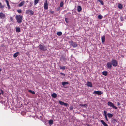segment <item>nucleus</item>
<instances>
[{
    "mask_svg": "<svg viewBox=\"0 0 126 126\" xmlns=\"http://www.w3.org/2000/svg\"><path fill=\"white\" fill-rule=\"evenodd\" d=\"M23 17L22 16L20 15H16L15 16L16 19L18 23L22 22Z\"/></svg>",
    "mask_w": 126,
    "mask_h": 126,
    "instance_id": "nucleus-1",
    "label": "nucleus"
},
{
    "mask_svg": "<svg viewBox=\"0 0 126 126\" xmlns=\"http://www.w3.org/2000/svg\"><path fill=\"white\" fill-rule=\"evenodd\" d=\"M107 104L108 106H109L110 107H112L115 109H117V107L115 106L114 104L110 101L108 102L107 103Z\"/></svg>",
    "mask_w": 126,
    "mask_h": 126,
    "instance_id": "nucleus-2",
    "label": "nucleus"
},
{
    "mask_svg": "<svg viewBox=\"0 0 126 126\" xmlns=\"http://www.w3.org/2000/svg\"><path fill=\"white\" fill-rule=\"evenodd\" d=\"M39 49L41 50L45 51L47 50L46 47L44 46L43 45L40 44L39 46Z\"/></svg>",
    "mask_w": 126,
    "mask_h": 126,
    "instance_id": "nucleus-3",
    "label": "nucleus"
},
{
    "mask_svg": "<svg viewBox=\"0 0 126 126\" xmlns=\"http://www.w3.org/2000/svg\"><path fill=\"white\" fill-rule=\"evenodd\" d=\"M112 64L114 67L116 66L118 64L117 61L114 59H112L111 61Z\"/></svg>",
    "mask_w": 126,
    "mask_h": 126,
    "instance_id": "nucleus-4",
    "label": "nucleus"
},
{
    "mask_svg": "<svg viewBox=\"0 0 126 126\" xmlns=\"http://www.w3.org/2000/svg\"><path fill=\"white\" fill-rule=\"evenodd\" d=\"M34 13V12L31 10H27L26 11V13L27 14H29L30 15H33Z\"/></svg>",
    "mask_w": 126,
    "mask_h": 126,
    "instance_id": "nucleus-5",
    "label": "nucleus"
},
{
    "mask_svg": "<svg viewBox=\"0 0 126 126\" xmlns=\"http://www.w3.org/2000/svg\"><path fill=\"white\" fill-rule=\"evenodd\" d=\"M44 9L45 10H47L48 7V6L47 1V0L45 1L44 5Z\"/></svg>",
    "mask_w": 126,
    "mask_h": 126,
    "instance_id": "nucleus-6",
    "label": "nucleus"
},
{
    "mask_svg": "<svg viewBox=\"0 0 126 126\" xmlns=\"http://www.w3.org/2000/svg\"><path fill=\"white\" fill-rule=\"evenodd\" d=\"M71 45L74 47H77L78 45L77 43L75 42H73L72 41H71L70 42Z\"/></svg>",
    "mask_w": 126,
    "mask_h": 126,
    "instance_id": "nucleus-7",
    "label": "nucleus"
},
{
    "mask_svg": "<svg viewBox=\"0 0 126 126\" xmlns=\"http://www.w3.org/2000/svg\"><path fill=\"white\" fill-rule=\"evenodd\" d=\"M93 94H94L95 95L97 94L98 95H101L103 94V93L101 91H94L93 92Z\"/></svg>",
    "mask_w": 126,
    "mask_h": 126,
    "instance_id": "nucleus-8",
    "label": "nucleus"
},
{
    "mask_svg": "<svg viewBox=\"0 0 126 126\" xmlns=\"http://www.w3.org/2000/svg\"><path fill=\"white\" fill-rule=\"evenodd\" d=\"M6 16L3 13L0 12V18L2 19H4L5 18Z\"/></svg>",
    "mask_w": 126,
    "mask_h": 126,
    "instance_id": "nucleus-9",
    "label": "nucleus"
},
{
    "mask_svg": "<svg viewBox=\"0 0 126 126\" xmlns=\"http://www.w3.org/2000/svg\"><path fill=\"white\" fill-rule=\"evenodd\" d=\"M106 66L109 69H111V67H112V63L110 62L107 63Z\"/></svg>",
    "mask_w": 126,
    "mask_h": 126,
    "instance_id": "nucleus-10",
    "label": "nucleus"
},
{
    "mask_svg": "<svg viewBox=\"0 0 126 126\" xmlns=\"http://www.w3.org/2000/svg\"><path fill=\"white\" fill-rule=\"evenodd\" d=\"M87 85L88 86L90 87H92V83L91 82H87Z\"/></svg>",
    "mask_w": 126,
    "mask_h": 126,
    "instance_id": "nucleus-11",
    "label": "nucleus"
},
{
    "mask_svg": "<svg viewBox=\"0 0 126 126\" xmlns=\"http://www.w3.org/2000/svg\"><path fill=\"white\" fill-rule=\"evenodd\" d=\"M100 122L104 126H108V125L103 120H101Z\"/></svg>",
    "mask_w": 126,
    "mask_h": 126,
    "instance_id": "nucleus-12",
    "label": "nucleus"
},
{
    "mask_svg": "<svg viewBox=\"0 0 126 126\" xmlns=\"http://www.w3.org/2000/svg\"><path fill=\"white\" fill-rule=\"evenodd\" d=\"M123 5L120 3H118V7L120 9H122L123 8Z\"/></svg>",
    "mask_w": 126,
    "mask_h": 126,
    "instance_id": "nucleus-13",
    "label": "nucleus"
},
{
    "mask_svg": "<svg viewBox=\"0 0 126 126\" xmlns=\"http://www.w3.org/2000/svg\"><path fill=\"white\" fill-rule=\"evenodd\" d=\"M5 1L7 3V6L8 9H10V8H11L10 7V5H9V1H8L7 0H5Z\"/></svg>",
    "mask_w": 126,
    "mask_h": 126,
    "instance_id": "nucleus-14",
    "label": "nucleus"
},
{
    "mask_svg": "<svg viewBox=\"0 0 126 126\" xmlns=\"http://www.w3.org/2000/svg\"><path fill=\"white\" fill-rule=\"evenodd\" d=\"M19 53L18 52H17L15 53L13 55V57L14 58L16 57L19 54Z\"/></svg>",
    "mask_w": 126,
    "mask_h": 126,
    "instance_id": "nucleus-15",
    "label": "nucleus"
},
{
    "mask_svg": "<svg viewBox=\"0 0 126 126\" xmlns=\"http://www.w3.org/2000/svg\"><path fill=\"white\" fill-rule=\"evenodd\" d=\"M25 3L24 1H23L21 2L18 5L19 7H21Z\"/></svg>",
    "mask_w": 126,
    "mask_h": 126,
    "instance_id": "nucleus-16",
    "label": "nucleus"
},
{
    "mask_svg": "<svg viewBox=\"0 0 126 126\" xmlns=\"http://www.w3.org/2000/svg\"><path fill=\"white\" fill-rule=\"evenodd\" d=\"M105 36L104 35L103 36L101 37V40L102 42V43H103L105 41Z\"/></svg>",
    "mask_w": 126,
    "mask_h": 126,
    "instance_id": "nucleus-17",
    "label": "nucleus"
},
{
    "mask_svg": "<svg viewBox=\"0 0 126 126\" xmlns=\"http://www.w3.org/2000/svg\"><path fill=\"white\" fill-rule=\"evenodd\" d=\"M82 10V8L81 6H79L77 7V10L79 12H80Z\"/></svg>",
    "mask_w": 126,
    "mask_h": 126,
    "instance_id": "nucleus-18",
    "label": "nucleus"
},
{
    "mask_svg": "<svg viewBox=\"0 0 126 126\" xmlns=\"http://www.w3.org/2000/svg\"><path fill=\"white\" fill-rule=\"evenodd\" d=\"M51 95L54 98H55L57 96V94L55 93H53Z\"/></svg>",
    "mask_w": 126,
    "mask_h": 126,
    "instance_id": "nucleus-19",
    "label": "nucleus"
},
{
    "mask_svg": "<svg viewBox=\"0 0 126 126\" xmlns=\"http://www.w3.org/2000/svg\"><path fill=\"white\" fill-rule=\"evenodd\" d=\"M16 32H20V30L19 28L16 27Z\"/></svg>",
    "mask_w": 126,
    "mask_h": 126,
    "instance_id": "nucleus-20",
    "label": "nucleus"
},
{
    "mask_svg": "<svg viewBox=\"0 0 126 126\" xmlns=\"http://www.w3.org/2000/svg\"><path fill=\"white\" fill-rule=\"evenodd\" d=\"M108 74L107 72L106 71H104L102 72V74L105 76H106Z\"/></svg>",
    "mask_w": 126,
    "mask_h": 126,
    "instance_id": "nucleus-21",
    "label": "nucleus"
},
{
    "mask_svg": "<svg viewBox=\"0 0 126 126\" xmlns=\"http://www.w3.org/2000/svg\"><path fill=\"white\" fill-rule=\"evenodd\" d=\"M62 84L63 86H64L66 84H68L69 83L67 82H62Z\"/></svg>",
    "mask_w": 126,
    "mask_h": 126,
    "instance_id": "nucleus-22",
    "label": "nucleus"
},
{
    "mask_svg": "<svg viewBox=\"0 0 126 126\" xmlns=\"http://www.w3.org/2000/svg\"><path fill=\"white\" fill-rule=\"evenodd\" d=\"M107 115L108 117L109 118H111L113 116V115L112 114L110 113H108L107 114Z\"/></svg>",
    "mask_w": 126,
    "mask_h": 126,
    "instance_id": "nucleus-23",
    "label": "nucleus"
},
{
    "mask_svg": "<svg viewBox=\"0 0 126 126\" xmlns=\"http://www.w3.org/2000/svg\"><path fill=\"white\" fill-rule=\"evenodd\" d=\"M61 59L63 60L64 61H65L67 60L66 58L63 56H61Z\"/></svg>",
    "mask_w": 126,
    "mask_h": 126,
    "instance_id": "nucleus-24",
    "label": "nucleus"
},
{
    "mask_svg": "<svg viewBox=\"0 0 126 126\" xmlns=\"http://www.w3.org/2000/svg\"><path fill=\"white\" fill-rule=\"evenodd\" d=\"M60 69H62L63 70H64L65 69V66H59Z\"/></svg>",
    "mask_w": 126,
    "mask_h": 126,
    "instance_id": "nucleus-25",
    "label": "nucleus"
},
{
    "mask_svg": "<svg viewBox=\"0 0 126 126\" xmlns=\"http://www.w3.org/2000/svg\"><path fill=\"white\" fill-rule=\"evenodd\" d=\"M53 121L52 120H50L49 121V124L52 125L53 123Z\"/></svg>",
    "mask_w": 126,
    "mask_h": 126,
    "instance_id": "nucleus-26",
    "label": "nucleus"
},
{
    "mask_svg": "<svg viewBox=\"0 0 126 126\" xmlns=\"http://www.w3.org/2000/svg\"><path fill=\"white\" fill-rule=\"evenodd\" d=\"M39 0H34V5H35L37 4Z\"/></svg>",
    "mask_w": 126,
    "mask_h": 126,
    "instance_id": "nucleus-27",
    "label": "nucleus"
},
{
    "mask_svg": "<svg viewBox=\"0 0 126 126\" xmlns=\"http://www.w3.org/2000/svg\"><path fill=\"white\" fill-rule=\"evenodd\" d=\"M97 17L99 19H101L102 18L103 16L101 15H99Z\"/></svg>",
    "mask_w": 126,
    "mask_h": 126,
    "instance_id": "nucleus-28",
    "label": "nucleus"
},
{
    "mask_svg": "<svg viewBox=\"0 0 126 126\" xmlns=\"http://www.w3.org/2000/svg\"><path fill=\"white\" fill-rule=\"evenodd\" d=\"M28 91L29 92L31 93L32 94H35V92L34 91H32L31 90H30Z\"/></svg>",
    "mask_w": 126,
    "mask_h": 126,
    "instance_id": "nucleus-29",
    "label": "nucleus"
},
{
    "mask_svg": "<svg viewBox=\"0 0 126 126\" xmlns=\"http://www.w3.org/2000/svg\"><path fill=\"white\" fill-rule=\"evenodd\" d=\"M59 104H60L61 105H63V104H64V102H63V101H59Z\"/></svg>",
    "mask_w": 126,
    "mask_h": 126,
    "instance_id": "nucleus-30",
    "label": "nucleus"
},
{
    "mask_svg": "<svg viewBox=\"0 0 126 126\" xmlns=\"http://www.w3.org/2000/svg\"><path fill=\"white\" fill-rule=\"evenodd\" d=\"M62 34V33L61 32H59L57 33V34L58 36H60Z\"/></svg>",
    "mask_w": 126,
    "mask_h": 126,
    "instance_id": "nucleus-31",
    "label": "nucleus"
},
{
    "mask_svg": "<svg viewBox=\"0 0 126 126\" xmlns=\"http://www.w3.org/2000/svg\"><path fill=\"white\" fill-rule=\"evenodd\" d=\"M63 1H61L60 4V6L61 7H63Z\"/></svg>",
    "mask_w": 126,
    "mask_h": 126,
    "instance_id": "nucleus-32",
    "label": "nucleus"
},
{
    "mask_svg": "<svg viewBox=\"0 0 126 126\" xmlns=\"http://www.w3.org/2000/svg\"><path fill=\"white\" fill-rule=\"evenodd\" d=\"M98 1L100 2L102 5H103L104 4V2L102 0H98Z\"/></svg>",
    "mask_w": 126,
    "mask_h": 126,
    "instance_id": "nucleus-33",
    "label": "nucleus"
},
{
    "mask_svg": "<svg viewBox=\"0 0 126 126\" xmlns=\"http://www.w3.org/2000/svg\"><path fill=\"white\" fill-rule=\"evenodd\" d=\"M104 116L107 115V112L105 110L104 111Z\"/></svg>",
    "mask_w": 126,
    "mask_h": 126,
    "instance_id": "nucleus-34",
    "label": "nucleus"
},
{
    "mask_svg": "<svg viewBox=\"0 0 126 126\" xmlns=\"http://www.w3.org/2000/svg\"><path fill=\"white\" fill-rule=\"evenodd\" d=\"M4 7V6L2 5V4L0 2V8H3Z\"/></svg>",
    "mask_w": 126,
    "mask_h": 126,
    "instance_id": "nucleus-35",
    "label": "nucleus"
},
{
    "mask_svg": "<svg viewBox=\"0 0 126 126\" xmlns=\"http://www.w3.org/2000/svg\"><path fill=\"white\" fill-rule=\"evenodd\" d=\"M17 11L19 13H20L21 12V9L18 10H17Z\"/></svg>",
    "mask_w": 126,
    "mask_h": 126,
    "instance_id": "nucleus-36",
    "label": "nucleus"
},
{
    "mask_svg": "<svg viewBox=\"0 0 126 126\" xmlns=\"http://www.w3.org/2000/svg\"><path fill=\"white\" fill-rule=\"evenodd\" d=\"M81 106H83L84 107H86L87 106V104H81Z\"/></svg>",
    "mask_w": 126,
    "mask_h": 126,
    "instance_id": "nucleus-37",
    "label": "nucleus"
},
{
    "mask_svg": "<svg viewBox=\"0 0 126 126\" xmlns=\"http://www.w3.org/2000/svg\"><path fill=\"white\" fill-rule=\"evenodd\" d=\"M33 3L32 2H30V7H31L32 5V4Z\"/></svg>",
    "mask_w": 126,
    "mask_h": 126,
    "instance_id": "nucleus-38",
    "label": "nucleus"
},
{
    "mask_svg": "<svg viewBox=\"0 0 126 126\" xmlns=\"http://www.w3.org/2000/svg\"><path fill=\"white\" fill-rule=\"evenodd\" d=\"M1 93H0V95L1 94H3V91L2 90H1Z\"/></svg>",
    "mask_w": 126,
    "mask_h": 126,
    "instance_id": "nucleus-39",
    "label": "nucleus"
},
{
    "mask_svg": "<svg viewBox=\"0 0 126 126\" xmlns=\"http://www.w3.org/2000/svg\"><path fill=\"white\" fill-rule=\"evenodd\" d=\"M63 105H64L65 106V107H66L67 106V105H68V104L67 103H64V104H63Z\"/></svg>",
    "mask_w": 126,
    "mask_h": 126,
    "instance_id": "nucleus-40",
    "label": "nucleus"
},
{
    "mask_svg": "<svg viewBox=\"0 0 126 126\" xmlns=\"http://www.w3.org/2000/svg\"><path fill=\"white\" fill-rule=\"evenodd\" d=\"M60 74H61V75H63L64 76H65V74L64 73H62L61 72V73H60Z\"/></svg>",
    "mask_w": 126,
    "mask_h": 126,
    "instance_id": "nucleus-41",
    "label": "nucleus"
},
{
    "mask_svg": "<svg viewBox=\"0 0 126 126\" xmlns=\"http://www.w3.org/2000/svg\"><path fill=\"white\" fill-rule=\"evenodd\" d=\"M49 12L50 13H51L52 14H53L54 13V12L53 11H52L51 10Z\"/></svg>",
    "mask_w": 126,
    "mask_h": 126,
    "instance_id": "nucleus-42",
    "label": "nucleus"
},
{
    "mask_svg": "<svg viewBox=\"0 0 126 126\" xmlns=\"http://www.w3.org/2000/svg\"><path fill=\"white\" fill-rule=\"evenodd\" d=\"M105 119L107 121H108V118H107V116H105Z\"/></svg>",
    "mask_w": 126,
    "mask_h": 126,
    "instance_id": "nucleus-43",
    "label": "nucleus"
},
{
    "mask_svg": "<svg viewBox=\"0 0 126 126\" xmlns=\"http://www.w3.org/2000/svg\"><path fill=\"white\" fill-rule=\"evenodd\" d=\"M65 21L67 23H68V21H67L68 20V18H65Z\"/></svg>",
    "mask_w": 126,
    "mask_h": 126,
    "instance_id": "nucleus-44",
    "label": "nucleus"
},
{
    "mask_svg": "<svg viewBox=\"0 0 126 126\" xmlns=\"http://www.w3.org/2000/svg\"><path fill=\"white\" fill-rule=\"evenodd\" d=\"M69 109L70 110H72L73 109V107L72 106H70L69 107Z\"/></svg>",
    "mask_w": 126,
    "mask_h": 126,
    "instance_id": "nucleus-45",
    "label": "nucleus"
},
{
    "mask_svg": "<svg viewBox=\"0 0 126 126\" xmlns=\"http://www.w3.org/2000/svg\"><path fill=\"white\" fill-rule=\"evenodd\" d=\"M120 19L121 21H122L124 20V19H123V18L122 17H120Z\"/></svg>",
    "mask_w": 126,
    "mask_h": 126,
    "instance_id": "nucleus-46",
    "label": "nucleus"
},
{
    "mask_svg": "<svg viewBox=\"0 0 126 126\" xmlns=\"http://www.w3.org/2000/svg\"><path fill=\"white\" fill-rule=\"evenodd\" d=\"M10 20L11 21H13V19L12 17H10Z\"/></svg>",
    "mask_w": 126,
    "mask_h": 126,
    "instance_id": "nucleus-47",
    "label": "nucleus"
},
{
    "mask_svg": "<svg viewBox=\"0 0 126 126\" xmlns=\"http://www.w3.org/2000/svg\"><path fill=\"white\" fill-rule=\"evenodd\" d=\"M117 104L119 106L120 105V103L119 102H118Z\"/></svg>",
    "mask_w": 126,
    "mask_h": 126,
    "instance_id": "nucleus-48",
    "label": "nucleus"
},
{
    "mask_svg": "<svg viewBox=\"0 0 126 126\" xmlns=\"http://www.w3.org/2000/svg\"><path fill=\"white\" fill-rule=\"evenodd\" d=\"M123 58L124 57V56L123 55H122L121 56Z\"/></svg>",
    "mask_w": 126,
    "mask_h": 126,
    "instance_id": "nucleus-49",
    "label": "nucleus"
},
{
    "mask_svg": "<svg viewBox=\"0 0 126 126\" xmlns=\"http://www.w3.org/2000/svg\"><path fill=\"white\" fill-rule=\"evenodd\" d=\"M113 120H114V121H116V120L115 119H113Z\"/></svg>",
    "mask_w": 126,
    "mask_h": 126,
    "instance_id": "nucleus-50",
    "label": "nucleus"
}]
</instances>
